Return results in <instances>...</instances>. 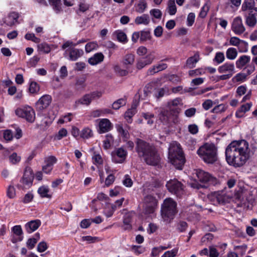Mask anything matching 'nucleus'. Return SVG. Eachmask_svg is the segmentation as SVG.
I'll list each match as a JSON object with an SVG mask.
<instances>
[{"label":"nucleus","instance_id":"nucleus-1","mask_svg":"<svg viewBox=\"0 0 257 257\" xmlns=\"http://www.w3.org/2000/svg\"><path fill=\"white\" fill-rule=\"evenodd\" d=\"M225 154L228 165L235 168L241 167L250 156L248 143L244 140L233 141L226 148Z\"/></svg>","mask_w":257,"mask_h":257},{"label":"nucleus","instance_id":"nucleus-2","mask_svg":"<svg viewBox=\"0 0 257 257\" xmlns=\"http://www.w3.org/2000/svg\"><path fill=\"white\" fill-rule=\"evenodd\" d=\"M136 150L139 157L147 164L156 166L160 163V155L154 146L142 140L137 139Z\"/></svg>","mask_w":257,"mask_h":257},{"label":"nucleus","instance_id":"nucleus-3","mask_svg":"<svg viewBox=\"0 0 257 257\" xmlns=\"http://www.w3.org/2000/svg\"><path fill=\"white\" fill-rule=\"evenodd\" d=\"M179 105H182L181 99L179 98L169 101L167 105L168 109L162 110L159 114L161 121L165 124L170 122L177 123L178 122V114L180 111L178 107Z\"/></svg>","mask_w":257,"mask_h":257},{"label":"nucleus","instance_id":"nucleus-4","mask_svg":"<svg viewBox=\"0 0 257 257\" xmlns=\"http://www.w3.org/2000/svg\"><path fill=\"white\" fill-rule=\"evenodd\" d=\"M168 159L171 163L177 169H182L185 159L180 144L173 142L169 148Z\"/></svg>","mask_w":257,"mask_h":257},{"label":"nucleus","instance_id":"nucleus-5","mask_svg":"<svg viewBox=\"0 0 257 257\" xmlns=\"http://www.w3.org/2000/svg\"><path fill=\"white\" fill-rule=\"evenodd\" d=\"M197 154L206 164H214L218 159L217 149L213 144L205 143L198 149Z\"/></svg>","mask_w":257,"mask_h":257},{"label":"nucleus","instance_id":"nucleus-6","mask_svg":"<svg viewBox=\"0 0 257 257\" xmlns=\"http://www.w3.org/2000/svg\"><path fill=\"white\" fill-rule=\"evenodd\" d=\"M177 203L172 199H166L162 207V216L165 220H168L174 218L177 213Z\"/></svg>","mask_w":257,"mask_h":257},{"label":"nucleus","instance_id":"nucleus-7","mask_svg":"<svg viewBox=\"0 0 257 257\" xmlns=\"http://www.w3.org/2000/svg\"><path fill=\"white\" fill-rule=\"evenodd\" d=\"M166 186L170 192L177 196H181L184 192V185L177 179L170 180Z\"/></svg>","mask_w":257,"mask_h":257},{"label":"nucleus","instance_id":"nucleus-8","mask_svg":"<svg viewBox=\"0 0 257 257\" xmlns=\"http://www.w3.org/2000/svg\"><path fill=\"white\" fill-rule=\"evenodd\" d=\"M16 114L19 117L25 118L28 121L33 122L35 118L34 109L29 106L18 108L16 110Z\"/></svg>","mask_w":257,"mask_h":257},{"label":"nucleus","instance_id":"nucleus-9","mask_svg":"<svg viewBox=\"0 0 257 257\" xmlns=\"http://www.w3.org/2000/svg\"><path fill=\"white\" fill-rule=\"evenodd\" d=\"M127 156V152L123 147L115 149L111 152L112 161L117 164L123 163Z\"/></svg>","mask_w":257,"mask_h":257},{"label":"nucleus","instance_id":"nucleus-10","mask_svg":"<svg viewBox=\"0 0 257 257\" xmlns=\"http://www.w3.org/2000/svg\"><path fill=\"white\" fill-rule=\"evenodd\" d=\"M157 205V201L155 197L151 195L145 197L143 206L146 213H153Z\"/></svg>","mask_w":257,"mask_h":257},{"label":"nucleus","instance_id":"nucleus-11","mask_svg":"<svg viewBox=\"0 0 257 257\" xmlns=\"http://www.w3.org/2000/svg\"><path fill=\"white\" fill-rule=\"evenodd\" d=\"M155 59L153 52H150L145 57L137 59L136 67L138 70H141L146 66L151 64Z\"/></svg>","mask_w":257,"mask_h":257},{"label":"nucleus","instance_id":"nucleus-12","mask_svg":"<svg viewBox=\"0 0 257 257\" xmlns=\"http://www.w3.org/2000/svg\"><path fill=\"white\" fill-rule=\"evenodd\" d=\"M231 30L237 35H240L245 31V28L240 17L238 16L233 19L231 23Z\"/></svg>","mask_w":257,"mask_h":257},{"label":"nucleus","instance_id":"nucleus-13","mask_svg":"<svg viewBox=\"0 0 257 257\" xmlns=\"http://www.w3.org/2000/svg\"><path fill=\"white\" fill-rule=\"evenodd\" d=\"M57 159L54 156H50L45 158L44 165L42 166V171L44 173L49 174L53 168V166L57 163Z\"/></svg>","mask_w":257,"mask_h":257},{"label":"nucleus","instance_id":"nucleus-14","mask_svg":"<svg viewBox=\"0 0 257 257\" xmlns=\"http://www.w3.org/2000/svg\"><path fill=\"white\" fill-rule=\"evenodd\" d=\"M102 95V93L100 91H94L90 94H87L83 96L81 98L76 102V103L89 105L92 100L100 98Z\"/></svg>","mask_w":257,"mask_h":257},{"label":"nucleus","instance_id":"nucleus-15","mask_svg":"<svg viewBox=\"0 0 257 257\" xmlns=\"http://www.w3.org/2000/svg\"><path fill=\"white\" fill-rule=\"evenodd\" d=\"M96 121L98 122V132L99 134L105 133L111 130L112 125L108 119L102 118L97 119Z\"/></svg>","mask_w":257,"mask_h":257},{"label":"nucleus","instance_id":"nucleus-16","mask_svg":"<svg viewBox=\"0 0 257 257\" xmlns=\"http://www.w3.org/2000/svg\"><path fill=\"white\" fill-rule=\"evenodd\" d=\"M13 234L11 235V241L16 243L23 239V230L21 225H15L12 228Z\"/></svg>","mask_w":257,"mask_h":257},{"label":"nucleus","instance_id":"nucleus-17","mask_svg":"<svg viewBox=\"0 0 257 257\" xmlns=\"http://www.w3.org/2000/svg\"><path fill=\"white\" fill-rule=\"evenodd\" d=\"M51 96L49 95H44L37 102L36 108L39 110H43L48 107L51 102Z\"/></svg>","mask_w":257,"mask_h":257},{"label":"nucleus","instance_id":"nucleus-18","mask_svg":"<svg viewBox=\"0 0 257 257\" xmlns=\"http://www.w3.org/2000/svg\"><path fill=\"white\" fill-rule=\"evenodd\" d=\"M19 14L16 12H11L5 19L4 23L7 26H13L17 23H19L18 19L19 18Z\"/></svg>","mask_w":257,"mask_h":257},{"label":"nucleus","instance_id":"nucleus-19","mask_svg":"<svg viewBox=\"0 0 257 257\" xmlns=\"http://www.w3.org/2000/svg\"><path fill=\"white\" fill-rule=\"evenodd\" d=\"M218 71L220 73L231 74L232 75L234 72V65L231 63H225L218 67Z\"/></svg>","mask_w":257,"mask_h":257},{"label":"nucleus","instance_id":"nucleus-20","mask_svg":"<svg viewBox=\"0 0 257 257\" xmlns=\"http://www.w3.org/2000/svg\"><path fill=\"white\" fill-rule=\"evenodd\" d=\"M196 175L198 180L202 183H207L212 179V177L208 173L201 170H196Z\"/></svg>","mask_w":257,"mask_h":257},{"label":"nucleus","instance_id":"nucleus-21","mask_svg":"<svg viewBox=\"0 0 257 257\" xmlns=\"http://www.w3.org/2000/svg\"><path fill=\"white\" fill-rule=\"evenodd\" d=\"M40 225V220H32L26 224L25 228L27 232L29 233H31L37 230Z\"/></svg>","mask_w":257,"mask_h":257},{"label":"nucleus","instance_id":"nucleus-22","mask_svg":"<svg viewBox=\"0 0 257 257\" xmlns=\"http://www.w3.org/2000/svg\"><path fill=\"white\" fill-rule=\"evenodd\" d=\"M200 56L198 52H196L194 55L188 58L186 63V67L188 68H194L196 64L199 61Z\"/></svg>","mask_w":257,"mask_h":257},{"label":"nucleus","instance_id":"nucleus-23","mask_svg":"<svg viewBox=\"0 0 257 257\" xmlns=\"http://www.w3.org/2000/svg\"><path fill=\"white\" fill-rule=\"evenodd\" d=\"M250 61V57L248 55H242L236 61V67L241 69L244 67Z\"/></svg>","mask_w":257,"mask_h":257},{"label":"nucleus","instance_id":"nucleus-24","mask_svg":"<svg viewBox=\"0 0 257 257\" xmlns=\"http://www.w3.org/2000/svg\"><path fill=\"white\" fill-rule=\"evenodd\" d=\"M104 58V56L102 53H97L89 58L88 62L91 65H95L102 62Z\"/></svg>","mask_w":257,"mask_h":257},{"label":"nucleus","instance_id":"nucleus-25","mask_svg":"<svg viewBox=\"0 0 257 257\" xmlns=\"http://www.w3.org/2000/svg\"><path fill=\"white\" fill-rule=\"evenodd\" d=\"M112 113V111L110 109L106 108H103L92 111L90 113V116L93 118H95L102 116H104L107 114Z\"/></svg>","mask_w":257,"mask_h":257},{"label":"nucleus","instance_id":"nucleus-26","mask_svg":"<svg viewBox=\"0 0 257 257\" xmlns=\"http://www.w3.org/2000/svg\"><path fill=\"white\" fill-rule=\"evenodd\" d=\"M69 59L71 61H76L78 58L82 56L83 51L81 49L72 48L69 52Z\"/></svg>","mask_w":257,"mask_h":257},{"label":"nucleus","instance_id":"nucleus-27","mask_svg":"<svg viewBox=\"0 0 257 257\" xmlns=\"http://www.w3.org/2000/svg\"><path fill=\"white\" fill-rule=\"evenodd\" d=\"M135 23L137 25L147 26L150 23V17L147 14H143L140 16H138L135 20Z\"/></svg>","mask_w":257,"mask_h":257},{"label":"nucleus","instance_id":"nucleus-28","mask_svg":"<svg viewBox=\"0 0 257 257\" xmlns=\"http://www.w3.org/2000/svg\"><path fill=\"white\" fill-rule=\"evenodd\" d=\"M244 17L246 25L250 28L254 27L257 23V19L255 15L250 13Z\"/></svg>","mask_w":257,"mask_h":257},{"label":"nucleus","instance_id":"nucleus-29","mask_svg":"<svg viewBox=\"0 0 257 257\" xmlns=\"http://www.w3.org/2000/svg\"><path fill=\"white\" fill-rule=\"evenodd\" d=\"M135 62V55L132 54H126L122 61L123 65L127 68L129 66L132 65Z\"/></svg>","mask_w":257,"mask_h":257},{"label":"nucleus","instance_id":"nucleus-30","mask_svg":"<svg viewBox=\"0 0 257 257\" xmlns=\"http://www.w3.org/2000/svg\"><path fill=\"white\" fill-rule=\"evenodd\" d=\"M114 35L116 36L117 40L122 43H126L128 40L126 35L121 30H117L114 32Z\"/></svg>","mask_w":257,"mask_h":257},{"label":"nucleus","instance_id":"nucleus-31","mask_svg":"<svg viewBox=\"0 0 257 257\" xmlns=\"http://www.w3.org/2000/svg\"><path fill=\"white\" fill-rule=\"evenodd\" d=\"M38 192L41 197L48 198L51 197V195L49 194V189L47 186H42L39 188Z\"/></svg>","mask_w":257,"mask_h":257},{"label":"nucleus","instance_id":"nucleus-32","mask_svg":"<svg viewBox=\"0 0 257 257\" xmlns=\"http://www.w3.org/2000/svg\"><path fill=\"white\" fill-rule=\"evenodd\" d=\"M9 160L10 164L14 165H18L21 161V157L14 152L9 156Z\"/></svg>","mask_w":257,"mask_h":257},{"label":"nucleus","instance_id":"nucleus-33","mask_svg":"<svg viewBox=\"0 0 257 257\" xmlns=\"http://www.w3.org/2000/svg\"><path fill=\"white\" fill-rule=\"evenodd\" d=\"M254 6V0H244L241 6V10L246 12L247 10H252Z\"/></svg>","mask_w":257,"mask_h":257},{"label":"nucleus","instance_id":"nucleus-34","mask_svg":"<svg viewBox=\"0 0 257 257\" xmlns=\"http://www.w3.org/2000/svg\"><path fill=\"white\" fill-rule=\"evenodd\" d=\"M226 56L228 59L234 60L237 56V51L235 48H229L226 51Z\"/></svg>","mask_w":257,"mask_h":257},{"label":"nucleus","instance_id":"nucleus-35","mask_svg":"<svg viewBox=\"0 0 257 257\" xmlns=\"http://www.w3.org/2000/svg\"><path fill=\"white\" fill-rule=\"evenodd\" d=\"M137 111L135 107L128 109L124 113V118L128 123H132V117L136 114Z\"/></svg>","mask_w":257,"mask_h":257},{"label":"nucleus","instance_id":"nucleus-36","mask_svg":"<svg viewBox=\"0 0 257 257\" xmlns=\"http://www.w3.org/2000/svg\"><path fill=\"white\" fill-rule=\"evenodd\" d=\"M116 128L119 135L123 139H127L129 137V133L126 128H123L122 124H117Z\"/></svg>","mask_w":257,"mask_h":257},{"label":"nucleus","instance_id":"nucleus-37","mask_svg":"<svg viewBox=\"0 0 257 257\" xmlns=\"http://www.w3.org/2000/svg\"><path fill=\"white\" fill-rule=\"evenodd\" d=\"M131 217L129 214H126L123 216V226L122 227L124 230H130L132 228L131 224Z\"/></svg>","mask_w":257,"mask_h":257},{"label":"nucleus","instance_id":"nucleus-38","mask_svg":"<svg viewBox=\"0 0 257 257\" xmlns=\"http://www.w3.org/2000/svg\"><path fill=\"white\" fill-rule=\"evenodd\" d=\"M116 209V206L114 205L113 204L111 205H108L106 206L103 210V214L107 217H111L115 210Z\"/></svg>","mask_w":257,"mask_h":257},{"label":"nucleus","instance_id":"nucleus-39","mask_svg":"<svg viewBox=\"0 0 257 257\" xmlns=\"http://www.w3.org/2000/svg\"><path fill=\"white\" fill-rule=\"evenodd\" d=\"M113 142V137L110 134H107L105 136V139L103 141V148L107 150L109 149L111 144Z\"/></svg>","mask_w":257,"mask_h":257},{"label":"nucleus","instance_id":"nucleus-40","mask_svg":"<svg viewBox=\"0 0 257 257\" xmlns=\"http://www.w3.org/2000/svg\"><path fill=\"white\" fill-rule=\"evenodd\" d=\"M167 10L170 15H174L176 13L177 8L174 1L169 2Z\"/></svg>","mask_w":257,"mask_h":257},{"label":"nucleus","instance_id":"nucleus-41","mask_svg":"<svg viewBox=\"0 0 257 257\" xmlns=\"http://www.w3.org/2000/svg\"><path fill=\"white\" fill-rule=\"evenodd\" d=\"M38 50L44 53L48 54L51 50V46L46 43H42L38 45Z\"/></svg>","mask_w":257,"mask_h":257},{"label":"nucleus","instance_id":"nucleus-42","mask_svg":"<svg viewBox=\"0 0 257 257\" xmlns=\"http://www.w3.org/2000/svg\"><path fill=\"white\" fill-rule=\"evenodd\" d=\"M93 163L96 165H100L103 164V159L101 156L96 152H94L92 157Z\"/></svg>","mask_w":257,"mask_h":257},{"label":"nucleus","instance_id":"nucleus-43","mask_svg":"<svg viewBox=\"0 0 257 257\" xmlns=\"http://www.w3.org/2000/svg\"><path fill=\"white\" fill-rule=\"evenodd\" d=\"M225 60L224 54L222 52H218L216 53L213 61L217 64L222 63Z\"/></svg>","mask_w":257,"mask_h":257},{"label":"nucleus","instance_id":"nucleus-44","mask_svg":"<svg viewBox=\"0 0 257 257\" xmlns=\"http://www.w3.org/2000/svg\"><path fill=\"white\" fill-rule=\"evenodd\" d=\"M147 7V4L145 0H140L136 9V11L140 13H143Z\"/></svg>","mask_w":257,"mask_h":257},{"label":"nucleus","instance_id":"nucleus-45","mask_svg":"<svg viewBox=\"0 0 257 257\" xmlns=\"http://www.w3.org/2000/svg\"><path fill=\"white\" fill-rule=\"evenodd\" d=\"M98 46L96 42H91L88 43L85 45V51L86 53H89L93 50H96Z\"/></svg>","mask_w":257,"mask_h":257},{"label":"nucleus","instance_id":"nucleus-46","mask_svg":"<svg viewBox=\"0 0 257 257\" xmlns=\"http://www.w3.org/2000/svg\"><path fill=\"white\" fill-rule=\"evenodd\" d=\"M50 4L53 7V9L57 12L61 10V0H49Z\"/></svg>","mask_w":257,"mask_h":257},{"label":"nucleus","instance_id":"nucleus-47","mask_svg":"<svg viewBox=\"0 0 257 257\" xmlns=\"http://www.w3.org/2000/svg\"><path fill=\"white\" fill-rule=\"evenodd\" d=\"M246 77L245 73H239L233 78V81L235 82H242L246 80Z\"/></svg>","mask_w":257,"mask_h":257},{"label":"nucleus","instance_id":"nucleus-48","mask_svg":"<svg viewBox=\"0 0 257 257\" xmlns=\"http://www.w3.org/2000/svg\"><path fill=\"white\" fill-rule=\"evenodd\" d=\"M142 116L147 120V123L149 125H152L154 123V119L155 115L150 112L143 113Z\"/></svg>","mask_w":257,"mask_h":257},{"label":"nucleus","instance_id":"nucleus-49","mask_svg":"<svg viewBox=\"0 0 257 257\" xmlns=\"http://www.w3.org/2000/svg\"><path fill=\"white\" fill-rule=\"evenodd\" d=\"M92 136V132L88 127L83 128L80 133V137L83 139H88Z\"/></svg>","mask_w":257,"mask_h":257},{"label":"nucleus","instance_id":"nucleus-50","mask_svg":"<svg viewBox=\"0 0 257 257\" xmlns=\"http://www.w3.org/2000/svg\"><path fill=\"white\" fill-rule=\"evenodd\" d=\"M7 196L10 199H14L16 196V189L14 186L10 185L7 190Z\"/></svg>","mask_w":257,"mask_h":257},{"label":"nucleus","instance_id":"nucleus-51","mask_svg":"<svg viewBox=\"0 0 257 257\" xmlns=\"http://www.w3.org/2000/svg\"><path fill=\"white\" fill-rule=\"evenodd\" d=\"M238 50L240 53H246L248 51V43L244 40H241L237 46Z\"/></svg>","mask_w":257,"mask_h":257},{"label":"nucleus","instance_id":"nucleus-52","mask_svg":"<svg viewBox=\"0 0 257 257\" xmlns=\"http://www.w3.org/2000/svg\"><path fill=\"white\" fill-rule=\"evenodd\" d=\"M125 103V99L123 98L119 99L113 103L112 107L113 109L117 110L121 106L124 105Z\"/></svg>","mask_w":257,"mask_h":257},{"label":"nucleus","instance_id":"nucleus-53","mask_svg":"<svg viewBox=\"0 0 257 257\" xmlns=\"http://www.w3.org/2000/svg\"><path fill=\"white\" fill-rule=\"evenodd\" d=\"M113 69L115 73L121 76H125L128 73V71L127 70L121 69L118 65H114Z\"/></svg>","mask_w":257,"mask_h":257},{"label":"nucleus","instance_id":"nucleus-54","mask_svg":"<svg viewBox=\"0 0 257 257\" xmlns=\"http://www.w3.org/2000/svg\"><path fill=\"white\" fill-rule=\"evenodd\" d=\"M217 201L218 204H222L225 203L227 200V197L225 194L223 192H217Z\"/></svg>","mask_w":257,"mask_h":257},{"label":"nucleus","instance_id":"nucleus-55","mask_svg":"<svg viewBox=\"0 0 257 257\" xmlns=\"http://www.w3.org/2000/svg\"><path fill=\"white\" fill-rule=\"evenodd\" d=\"M40 90L39 85L36 82H32L30 83L29 91L31 93L37 94Z\"/></svg>","mask_w":257,"mask_h":257},{"label":"nucleus","instance_id":"nucleus-56","mask_svg":"<svg viewBox=\"0 0 257 257\" xmlns=\"http://www.w3.org/2000/svg\"><path fill=\"white\" fill-rule=\"evenodd\" d=\"M150 14L153 18L157 19H160L162 16V12L158 9L150 10Z\"/></svg>","mask_w":257,"mask_h":257},{"label":"nucleus","instance_id":"nucleus-57","mask_svg":"<svg viewBox=\"0 0 257 257\" xmlns=\"http://www.w3.org/2000/svg\"><path fill=\"white\" fill-rule=\"evenodd\" d=\"M226 109V107L224 104H219L215 107H214L212 110L211 112L212 113H221L224 112Z\"/></svg>","mask_w":257,"mask_h":257},{"label":"nucleus","instance_id":"nucleus-58","mask_svg":"<svg viewBox=\"0 0 257 257\" xmlns=\"http://www.w3.org/2000/svg\"><path fill=\"white\" fill-rule=\"evenodd\" d=\"M178 251V249L175 248L171 250L165 252L161 257H175L177 255Z\"/></svg>","mask_w":257,"mask_h":257},{"label":"nucleus","instance_id":"nucleus-59","mask_svg":"<svg viewBox=\"0 0 257 257\" xmlns=\"http://www.w3.org/2000/svg\"><path fill=\"white\" fill-rule=\"evenodd\" d=\"M195 19V14L194 13H190L187 18V25L188 27H191L194 22Z\"/></svg>","mask_w":257,"mask_h":257},{"label":"nucleus","instance_id":"nucleus-60","mask_svg":"<svg viewBox=\"0 0 257 257\" xmlns=\"http://www.w3.org/2000/svg\"><path fill=\"white\" fill-rule=\"evenodd\" d=\"M205 73V71L202 69H196L189 71V75L191 77L201 75Z\"/></svg>","mask_w":257,"mask_h":257},{"label":"nucleus","instance_id":"nucleus-61","mask_svg":"<svg viewBox=\"0 0 257 257\" xmlns=\"http://www.w3.org/2000/svg\"><path fill=\"white\" fill-rule=\"evenodd\" d=\"M89 8L88 4L85 3H80L79 5V9L77 12L78 14L80 13H84Z\"/></svg>","mask_w":257,"mask_h":257},{"label":"nucleus","instance_id":"nucleus-62","mask_svg":"<svg viewBox=\"0 0 257 257\" xmlns=\"http://www.w3.org/2000/svg\"><path fill=\"white\" fill-rule=\"evenodd\" d=\"M25 38L28 40H31L33 42L38 43L40 41V39L36 37L33 33H27L26 34Z\"/></svg>","mask_w":257,"mask_h":257},{"label":"nucleus","instance_id":"nucleus-63","mask_svg":"<svg viewBox=\"0 0 257 257\" xmlns=\"http://www.w3.org/2000/svg\"><path fill=\"white\" fill-rule=\"evenodd\" d=\"M168 93V89L166 88H162L157 90L155 96L157 98H160L165 95V94Z\"/></svg>","mask_w":257,"mask_h":257},{"label":"nucleus","instance_id":"nucleus-64","mask_svg":"<svg viewBox=\"0 0 257 257\" xmlns=\"http://www.w3.org/2000/svg\"><path fill=\"white\" fill-rule=\"evenodd\" d=\"M48 248V245L46 242L41 241L38 243L37 246V251L39 252H43Z\"/></svg>","mask_w":257,"mask_h":257}]
</instances>
